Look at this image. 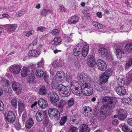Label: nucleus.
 <instances>
[{"mask_svg": "<svg viewBox=\"0 0 132 132\" xmlns=\"http://www.w3.org/2000/svg\"><path fill=\"white\" fill-rule=\"evenodd\" d=\"M77 78L79 81L82 82L81 88L83 94L86 96L92 95L93 89L90 84L91 78L86 73L82 72L78 75Z\"/></svg>", "mask_w": 132, "mask_h": 132, "instance_id": "1", "label": "nucleus"}, {"mask_svg": "<svg viewBox=\"0 0 132 132\" xmlns=\"http://www.w3.org/2000/svg\"><path fill=\"white\" fill-rule=\"evenodd\" d=\"M82 42L83 40H81L80 43L78 44L73 49V53L74 56H78L82 54L83 57H85L87 55L89 46L87 43Z\"/></svg>", "mask_w": 132, "mask_h": 132, "instance_id": "2", "label": "nucleus"}, {"mask_svg": "<svg viewBox=\"0 0 132 132\" xmlns=\"http://www.w3.org/2000/svg\"><path fill=\"white\" fill-rule=\"evenodd\" d=\"M36 119L38 122L43 121L42 123L44 125H46L48 123V117L46 112L38 110L36 113Z\"/></svg>", "mask_w": 132, "mask_h": 132, "instance_id": "3", "label": "nucleus"}, {"mask_svg": "<svg viewBox=\"0 0 132 132\" xmlns=\"http://www.w3.org/2000/svg\"><path fill=\"white\" fill-rule=\"evenodd\" d=\"M65 74L62 71H58L55 77L52 81V86L53 88H55L57 86V84L61 82L64 78Z\"/></svg>", "mask_w": 132, "mask_h": 132, "instance_id": "4", "label": "nucleus"}, {"mask_svg": "<svg viewBox=\"0 0 132 132\" xmlns=\"http://www.w3.org/2000/svg\"><path fill=\"white\" fill-rule=\"evenodd\" d=\"M58 90L61 95L63 97H67L70 94V92L67 87L62 84H59L57 86Z\"/></svg>", "mask_w": 132, "mask_h": 132, "instance_id": "5", "label": "nucleus"}, {"mask_svg": "<svg viewBox=\"0 0 132 132\" xmlns=\"http://www.w3.org/2000/svg\"><path fill=\"white\" fill-rule=\"evenodd\" d=\"M112 99L109 97L105 96L104 97L102 101L104 103V104L109 109H111L115 106L116 104L115 103L113 102Z\"/></svg>", "mask_w": 132, "mask_h": 132, "instance_id": "6", "label": "nucleus"}, {"mask_svg": "<svg viewBox=\"0 0 132 132\" xmlns=\"http://www.w3.org/2000/svg\"><path fill=\"white\" fill-rule=\"evenodd\" d=\"M48 113L50 117H54L56 118L57 120L60 118V114L59 111L55 108H50L48 111Z\"/></svg>", "mask_w": 132, "mask_h": 132, "instance_id": "7", "label": "nucleus"}, {"mask_svg": "<svg viewBox=\"0 0 132 132\" xmlns=\"http://www.w3.org/2000/svg\"><path fill=\"white\" fill-rule=\"evenodd\" d=\"M21 67V65L15 64L10 66L9 69L12 73L15 74H17L20 73Z\"/></svg>", "mask_w": 132, "mask_h": 132, "instance_id": "8", "label": "nucleus"}, {"mask_svg": "<svg viewBox=\"0 0 132 132\" xmlns=\"http://www.w3.org/2000/svg\"><path fill=\"white\" fill-rule=\"evenodd\" d=\"M49 98L51 103L53 105L59 100V97L57 94L54 92L50 93L48 94Z\"/></svg>", "mask_w": 132, "mask_h": 132, "instance_id": "9", "label": "nucleus"}, {"mask_svg": "<svg viewBox=\"0 0 132 132\" xmlns=\"http://www.w3.org/2000/svg\"><path fill=\"white\" fill-rule=\"evenodd\" d=\"M5 117L6 120L11 123H13L15 118V114L12 111H10L7 113H5Z\"/></svg>", "mask_w": 132, "mask_h": 132, "instance_id": "10", "label": "nucleus"}, {"mask_svg": "<svg viewBox=\"0 0 132 132\" xmlns=\"http://www.w3.org/2000/svg\"><path fill=\"white\" fill-rule=\"evenodd\" d=\"M96 65L99 69L101 71H104L106 69L107 65L105 61L99 59L96 62Z\"/></svg>", "mask_w": 132, "mask_h": 132, "instance_id": "11", "label": "nucleus"}, {"mask_svg": "<svg viewBox=\"0 0 132 132\" xmlns=\"http://www.w3.org/2000/svg\"><path fill=\"white\" fill-rule=\"evenodd\" d=\"M116 56L119 59L126 56L127 55V52H125L124 49L122 48H117L116 50Z\"/></svg>", "mask_w": 132, "mask_h": 132, "instance_id": "12", "label": "nucleus"}, {"mask_svg": "<svg viewBox=\"0 0 132 132\" xmlns=\"http://www.w3.org/2000/svg\"><path fill=\"white\" fill-rule=\"evenodd\" d=\"M87 63L88 65L91 67H93L95 63V59L92 55H88L87 59Z\"/></svg>", "mask_w": 132, "mask_h": 132, "instance_id": "13", "label": "nucleus"}, {"mask_svg": "<svg viewBox=\"0 0 132 132\" xmlns=\"http://www.w3.org/2000/svg\"><path fill=\"white\" fill-rule=\"evenodd\" d=\"M44 60L43 58H42L40 61L36 64H31L29 65V68L30 69H33L35 67H43L44 65Z\"/></svg>", "mask_w": 132, "mask_h": 132, "instance_id": "14", "label": "nucleus"}, {"mask_svg": "<svg viewBox=\"0 0 132 132\" xmlns=\"http://www.w3.org/2000/svg\"><path fill=\"white\" fill-rule=\"evenodd\" d=\"M30 73L31 74H35L37 77L40 78L43 77L44 74V72L42 70L40 69H36L35 68L31 69Z\"/></svg>", "mask_w": 132, "mask_h": 132, "instance_id": "15", "label": "nucleus"}, {"mask_svg": "<svg viewBox=\"0 0 132 132\" xmlns=\"http://www.w3.org/2000/svg\"><path fill=\"white\" fill-rule=\"evenodd\" d=\"M5 27L8 32L10 34L13 32L17 27L16 24H9L5 25Z\"/></svg>", "mask_w": 132, "mask_h": 132, "instance_id": "16", "label": "nucleus"}, {"mask_svg": "<svg viewBox=\"0 0 132 132\" xmlns=\"http://www.w3.org/2000/svg\"><path fill=\"white\" fill-rule=\"evenodd\" d=\"M30 69H30L29 68V66L28 67L26 66H23L21 72V76L23 77L27 76L29 73L30 71H31Z\"/></svg>", "mask_w": 132, "mask_h": 132, "instance_id": "17", "label": "nucleus"}, {"mask_svg": "<svg viewBox=\"0 0 132 132\" xmlns=\"http://www.w3.org/2000/svg\"><path fill=\"white\" fill-rule=\"evenodd\" d=\"M38 105L42 109H45L47 106L48 104L47 102L42 98H40L38 101Z\"/></svg>", "mask_w": 132, "mask_h": 132, "instance_id": "18", "label": "nucleus"}, {"mask_svg": "<svg viewBox=\"0 0 132 132\" xmlns=\"http://www.w3.org/2000/svg\"><path fill=\"white\" fill-rule=\"evenodd\" d=\"M116 91L119 95L123 96L125 95L126 93V90L125 88L122 86H119L116 88Z\"/></svg>", "mask_w": 132, "mask_h": 132, "instance_id": "19", "label": "nucleus"}, {"mask_svg": "<svg viewBox=\"0 0 132 132\" xmlns=\"http://www.w3.org/2000/svg\"><path fill=\"white\" fill-rule=\"evenodd\" d=\"M118 114L119 116L118 118L119 120H123L127 117L126 111L123 109H120L118 112Z\"/></svg>", "mask_w": 132, "mask_h": 132, "instance_id": "20", "label": "nucleus"}, {"mask_svg": "<svg viewBox=\"0 0 132 132\" xmlns=\"http://www.w3.org/2000/svg\"><path fill=\"white\" fill-rule=\"evenodd\" d=\"M12 87L14 91H16L18 94L21 93L22 88L19 83L14 82L12 84Z\"/></svg>", "mask_w": 132, "mask_h": 132, "instance_id": "21", "label": "nucleus"}, {"mask_svg": "<svg viewBox=\"0 0 132 132\" xmlns=\"http://www.w3.org/2000/svg\"><path fill=\"white\" fill-rule=\"evenodd\" d=\"M66 104V102L65 101L61 100L58 102H56L54 105L57 107L60 111H61L64 107Z\"/></svg>", "mask_w": 132, "mask_h": 132, "instance_id": "22", "label": "nucleus"}, {"mask_svg": "<svg viewBox=\"0 0 132 132\" xmlns=\"http://www.w3.org/2000/svg\"><path fill=\"white\" fill-rule=\"evenodd\" d=\"M63 40L66 44L70 43L73 41L71 35H64L63 36Z\"/></svg>", "mask_w": 132, "mask_h": 132, "instance_id": "23", "label": "nucleus"}, {"mask_svg": "<svg viewBox=\"0 0 132 132\" xmlns=\"http://www.w3.org/2000/svg\"><path fill=\"white\" fill-rule=\"evenodd\" d=\"M82 110L83 115L86 117H88V114L92 111V110L90 107L87 106L84 107L82 108Z\"/></svg>", "mask_w": 132, "mask_h": 132, "instance_id": "24", "label": "nucleus"}, {"mask_svg": "<svg viewBox=\"0 0 132 132\" xmlns=\"http://www.w3.org/2000/svg\"><path fill=\"white\" fill-rule=\"evenodd\" d=\"M40 54V52L36 50H32L29 51L28 55L30 57H37Z\"/></svg>", "mask_w": 132, "mask_h": 132, "instance_id": "25", "label": "nucleus"}, {"mask_svg": "<svg viewBox=\"0 0 132 132\" xmlns=\"http://www.w3.org/2000/svg\"><path fill=\"white\" fill-rule=\"evenodd\" d=\"M80 86L78 82L76 80H73L71 82L70 84V87L71 89L72 90L74 88H77L78 87Z\"/></svg>", "mask_w": 132, "mask_h": 132, "instance_id": "26", "label": "nucleus"}, {"mask_svg": "<svg viewBox=\"0 0 132 132\" xmlns=\"http://www.w3.org/2000/svg\"><path fill=\"white\" fill-rule=\"evenodd\" d=\"M34 123L33 119L31 118H29L26 122L25 127L26 128L29 129L33 126Z\"/></svg>", "mask_w": 132, "mask_h": 132, "instance_id": "27", "label": "nucleus"}, {"mask_svg": "<svg viewBox=\"0 0 132 132\" xmlns=\"http://www.w3.org/2000/svg\"><path fill=\"white\" fill-rule=\"evenodd\" d=\"M99 55L102 57H104L108 54L107 49L104 48H100L98 51Z\"/></svg>", "mask_w": 132, "mask_h": 132, "instance_id": "28", "label": "nucleus"}, {"mask_svg": "<svg viewBox=\"0 0 132 132\" xmlns=\"http://www.w3.org/2000/svg\"><path fill=\"white\" fill-rule=\"evenodd\" d=\"M99 78L102 82L105 83L108 81L109 77L104 72L100 75Z\"/></svg>", "mask_w": 132, "mask_h": 132, "instance_id": "29", "label": "nucleus"}, {"mask_svg": "<svg viewBox=\"0 0 132 132\" xmlns=\"http://www.w3.org/2000/svg\"><path fill=\"white\" fill-rule=\"evenodd\" d=\"M89 130V128L88 126L83 124L80 126L79 132H88Z\"/></svg>", "mask_w": 132, "mask_h": 132, "instance_id": "30", "label": "nucleus"}, {"mask_svg": "<svg viewBox=\"0 0 132 132\" xmlns=\"http://www.w3.org/2000/svg\"><path fill=\"white\" fill-rule=\"evenodd\" d=\"M125 49L126 52L130 53L132 51V43H129L125 45Z\"/></svg>", "mask_w": 132, "mask_h": 132, "instance_id": "31", "label": "nucleus"}, {"mask_svg": "<svg viewBox=\"0 0 132 132\" xmlns=\"http://www.w3.org/2000/svg\"><path fill=\"white\" fill-rule=\"evenodd\" d=\"M73 93L78 96H80L82 93V89L81 87H78L77 88H74L72 90Z\"/></svg>", "mask_w": 132, "mask_h": 132, "instance_id": "32", "label": "nucleus"}, {"mask_svg": "<svg viewBox=\"0 0 132 132\" xmlns=\"http://www.w3.org/2000/svg\"><path fill=\"white\" fill-rule=\"evenodd\" d=\"M25 108V105L22 99H20L18 101V109L19 110L22 111Z\"/></svg>", "mask_w": 132, "mask_h": 132, "instance_id": "33", "label": "nucleus"}, {"mask_svg": "<svg viewBox=\"0 0 132 132\" xmlns=\"http://www.w3.org/2000/svg\"><path fill=\"white\" fill-rule=\"evenodd\" d=\"M79 19L77 16L74 15L71 17L69 21L72 23L75 24L78 21Z\"/></svg>", "mask_w": 132, "mask_h": 132, "instance_id": "34", "label": "nucleus"}, {"mask_svg": "<svg viewBox=\"0 0 132 132\" xmlns=\"http://www.w3.org/2000/svg\"><path fill=\"white\" fill-rule=\"evenodd\" d=\"M47 92V90L45 86H43L40 88L39 93L41 95H45Z\"/></svg>", "mask_w": 132, "mask_h": 132, "instance_id": "35", "label": "nucleus"}, {"mask_svg": "<svg viewBox=\"0 0 132 132\" xmlns=\"http://www.w3.org/2000/svg\"><path fill=\"white\" fill-rule=\"evenodd\" d=\"M51 13V11L48 9H44L41 12V15L44 16H45L49 13Z\"/></svg>", "mask_w": 132, "mask_h": 132, "instance_id": "36", "label": "nucleus"}, {"mask_svg": "<svg viewBox=\"0 0 132 132\" xmlns=\"http://www.w3.org/2000/svg\"><path fill=\"white\" fill-rule=\"evenodd\" d=\"M34 32L33 30H31L29 31H25L23 32V34L27 37L33 35Z\"/></svg>", "mask_w": 132, "mask_h": 132, "instance_id": "37", "label": "nucleus"}, {"mask_svg": "<svg viewBox=\"0 0 132 132\" xmlns=\"http://www.w3.org/2000/svg\"><path fill=\"white\" fill-rule=\"evenodd\" d=\"M17 98L15 97L12 100L11 102L12 105L15 108H17Z\"/></svg>", "mask_w": 132, "mask_h": 132, "instance_id": "38", "label": "nucleus"}, {"mask_svg": "<svg viewBox=\"0 0 132 132\" xmlns=\"http://www.w3.org/2000/svg\"><path fill=\"white\" fill-rule=\"evenodd\" d=\"M93 26L97 28L101 29L103 28V26L102 24H100L96 21H93Z\"/></svg>", "mask_w": 132, "mask_h": 132, "instance_id": "39", "label": "nucleus"}, {"mask_svg": "<svg viewBox=\"0 0 132 132\" xmlns=\"http://www.w3.org/2000/svg\"><path fill=\"white\" fill-rule=\"evenodd\" d=\"M31 74V76H29L27 79L28 81L30 84H32L33 82L35 79L34 75L33 74Z\"/></svg>", "mask_w": 132, "mask_h": 132, "instance_id": "40", "label": "nucleus"}, {"mask_svg": "<svg viewBox=\"0 0 132 132\" xmlns=\"http://www.w3.org/2000/svg\"><path fill=\"white\" fill-rule=\"evenodd\" d=\"M113 72V70L109 69H107L104 73L106 75L109 77L112 75Z\"/></svg>", "mask_w": 132, "mask_h": 132, "instance_id": "41", "label": "nucleus"}, {"mask_svg": "<svg viewBox=\"0 0 132 132\" xmlns=\"http://www.w3.org/2000/svg\"><path fill=\"white\" fill-rule=\"evenodd\" d=\"M78 128L73 126H71L69 128L68 132H78Z\"/></svg>", "mask_w": 132, "mask_h": 132, "instance_id": "42", "label": "nucleus"}, {"mask_svg": "<svg viewBox=\"0 0 132 132\" xmlns=\"http://www.w3.org/2000/svg\"><path fill=\"white\" fill-rule=\"evenodd\" d=\"M118 84L119 86L122 85V84H124L125 82L124 79L119 77L117 80Z\"/></svg>", "mask_w": 132, "mask_h": 132, "instance_id": "43", "label": "nucleus"}, {"mask_svg": "<svg viewBox=\"0 0 132 132\" xmlns=\"http://www.w3.org/2000/svg\"><path fill=\"white\" fill-rule=\"evenodd\" d=\"M37 42V39H35L34 40L32 43L30 44L29 45V47L30 48H33L34 47L36 46Z\"/></svg>", "mask_w": 132, "mask_h": 132, "instance_id": "44", "label": "nucleus"}, {"mask_svg": "<svg viewBox=\"0 0 132 132\" xmlns=\"http://www.w3.org/2000/svg\"><path fill=\"white\" fill-rule=\"evenodd\" d=\"M52 66L54 68H56L58 66L61 67L62 65L61 64H60L59 63H58L56 60H55L53 62V63H52Z\"/></svg>", "mask_w": 132, "mask_h": 132, "instance_id": "45", "label": "nucleus"}, {"mask_svg": "<svg viewBox=\"0 0 132 132\" xmlns=\"http://www.w3.org/2000/svg\"><path fill=\"white\" fill-rule=\"evenodd\" d=\"M130 96L127 98H124L122 100V102L123 103L125 104H128L129 103L131 100Z\"/></svg>", "mask_w": 132, "mask_h": 132, "instance_id": "46", "label": "nucleus"}, {"mask_svg": "<svg viewBox=\"0 0 132 132\" xmlns=\"http://www.w3.org/2000/svg\"><path fill=\"white\" fill-rule=\"evenodd\" d=\"M15 128L18 130L21 129V125L19 123V121L16 122L14 124Z\"/></svg>", "mask_w": 132, "mask_h": 132, "instance_id": "47", "label": "nucleus"}, {"mask_svg": "<svg viewBox=\"0 0 132 132\" xmlns=\"http://www.w3.org/2000/svg\"><path fill=\"white\" fill-rule=\"evenodd\" d=\"M122 129L123 131L125 132L128 131L130 130L128 126L125 124H124L123 125L122 127Z\"/></svg>", "mask_w": 132, "mask_h": 132, "instance_id": "48", "label": "nucleus"}, {"mask_svg": "<svg viewBox=\"0 0 132 132\" xmlns=\"http://www.w3.org/2000/svg\"><path fill=\"white\" fill-rule=\"evenodd\" d=\"M127 78L128 83H129L132 80V73H128L127 75Z\"/></svg>", "mask_w": 132, "mask_h": 132, "instance_id": "49", "label": "nucleus"}, {"mask_svg": "<svg viewBox=\"0 0 132 132\" xmlns=\"http://www.w3.org/2000/svg\"><path fill=\"white\" fill-rule=\"evenodd\" d=\"M67 119V117L65 116L62 118L60 120V123L61 125H63Z\"/></svg>", "mask_w": 132, "mask_h": 132, "instance_id": "50", "label": "nucleus"}, {"mask_svg": "<svg viewBox=\"0 0 132 132\" xmlns=\"http://www.w3.org/2000/svg\"><path fill=\"white\" fill-rule=\"evenodd\" d=\"M82 13L84 15H86V16L88 17H89L90 14L89 11L88 10H85L82 11Z\"/></svg>", "mask_w": 132, "mask_h": 132, "instance_id": "51", "label": "nucleus"}, {"mask_svg": "<svg viewBox=\"0 0 132 132\" xmlns=\"http://www.w3.org/2000/svg\"><path fill=\"white\" fill-rule=\"evenodd\" d=\"M132 65V60L130 59L128 62L126 63V68L127 69L130 67Z\"/></svg>", "mask_w": 132, "mask_h": 132, "instance_id": "52", "label": "nucleus"}, {"mask_svg": "<svg viewBox=\"0 0 132 132\" xmlns=\"http://www.w3.org/2000/svg\"><path fill=\"white\" fill-rule=\"evenodd\" d=\"M59 32L60 31L58 30L57 29H54L52 31V33L53 36H56L58 35Z\"/></svg>", "mask_w": 132, "mask_h": 132, "instance_id": "53", "label": "nucleus"}, {"mask_svg": "<svg viewBox=\"0 0 132 132\" xmlns=\"http://www.w3.org/2000/svg\"><path fill=\"white\" fill-rule=\"evenodd\" d=\"M57 40L56 38H54V40L51 42V44L52 45L53 47L55 46L59 45V44L56 41Z\"/></svg>", "mask_w": 132, "mask_h": 132, "instance_id": "54", "label": "nucleus"}, {"mask_svg": "<svg viewBox=\"0 0 132 132\" xmlns=\"http://www.w3.org/2000/svg\"><path fill=\"white\" fill-rule=\"evenodd\" d=\"M106 108H108L105 106V107L103 106H101V113L102 114L104 115L105 113V110Z\"/></svg>", "mask_w": 132, "mask_h": 132, "instance_id": "55", "label": "nucleus"}, {"mask_svg": "<svg viewBox=\"0 0 132 132\" xmlns=\"http://www.w3.org/2000/svg\"><path fill=\"white\" fill-rule=\"evenodd\" d=\"M24 14V12L22 11H20L16 13V15L18 17H20L22 16Z\"/></svg>", "mask_w": 132, "mask_h": 132, "instance_id": "56", "label": "nucleus"}, {"mask_svg": "<svg viewBox=\"0 0 132 132\" xmlns=\"http://www.w3.org/2000/svg\"><path fill=\"white\" fill-rule=\"evenodd\" d=\"M68 104L69 106L71 107L72 106L74 103V101L73 98L70 99L68 101Z\"/></svg>", "mask_w": 132, "mask_h": 132, "instance_id": "57", "label": "nucleus"}, {"mask_svg": "<svg viewBox=\"0 0 132 132\" xmlns=\"http://www.w3.org/2000/svg\"><path fill=\"white\" fill-rule=\"evenodd\" d=\"M37 31H40L41 32H43L46 30V28L40 26L37 28Z\"/></svg>", "mask_w": 132, "mask_h": 132, "instance_id": "58", "label": "nucleus"}, {"mask_svg": "<svg viewBox=\"0 0 132 132\" xmlns=\"http://www.w3.org/2000/svg\"><path fill=\"white\" fill-rule=\"evenodd\" d=\"M102 90H104L106 93H108L109 92V88L106 86L103 85L101 87Z\"/></svg>", "mask_w": 132, "mask_h": 132, "instance_id": "59", "label": "nucleus"}, {"mask_svg": "<svg viewBox=\"0 0 132 132\" xmlns=\"http://www.w3.org/2000/svg\"><path fill=\"white\" fill-rule=\"evenodd\" d=\"M2 84L4 87H6L8 86L9 85V81L5 79L3 80V81Z\"/></svg>", "mask_w": 132, "mask_h": 132, "instance_id": "60", "label": "nucleus"}, {"mask_svg": "<svg viewBox=\"0 0 132 132\" xmlns=\"http://www.w3.org/2000/svg\"><path fill=\"white\" fill-rule=\"evenodd\" d=\"M27 26V23L26 22H23L20 26V28L21 29H23L25 28Z\"/></svg>", "mask_w": 132, "mask_h": 132, "instance_id": "61", "label": "nucleus"}, {"mask_svg": "<svg viewBox=\"0 0 132 132\" xmlns=\"http://www.w3.org/2000/svg\"><path fill=\"white\" fill-rule=\"evenodd\" d=\"M72 79V77L69 75H67L66 77V80L68 82H71Z\"/></svg>", "mask_w": 132, "mask_h": 132, "instance_id": "62", "label": "nucleus"}, {"mask_svg": "<svg viewBox=\"0 0 132 132\" xmlns=\"http://www.w3.org/2000/svg\"><path fill=\"white\" fill-rule=\"evenodd\" d=\"M105 57H106V59L108 61H110L113 60V58L111 55H108V54Z\"/></svg>", "mask_w": 132, "mask_h": 132, "instance_id": "63", "label": "nucleus"}, {"mask_svg": "<svg viewBox=\"0 0 132 132\" xmlns=\"http://www.w3.org/2000/svg\"><path fill=\"white\" fill-rule=\"evenodd\" d=\"M127 122L129 125L132 126V118H129L127 120Z\"/></svg>", "mask_w": 132, "mask_h": 132, "instance_id": "64", "label": "nucleus"}]
</instances>
